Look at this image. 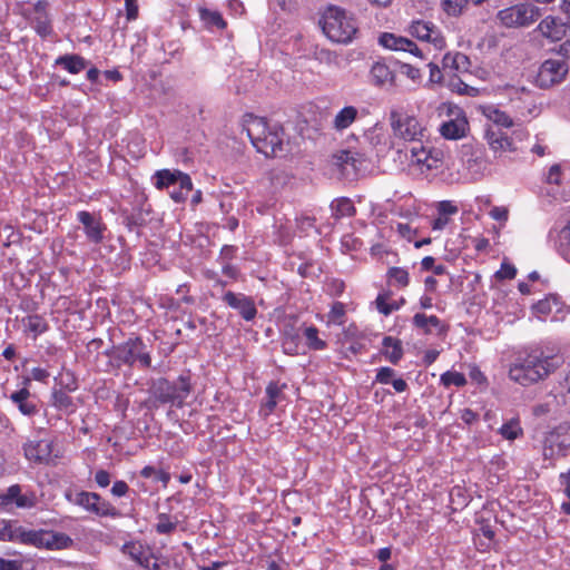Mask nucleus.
Listing matches in <instances>:
<instances>
[{
	"label": "nucleus",
	"mask_w": 570,
	"mask_h": 570,
	"mask_svg": "<svg viewBox=\"0 0 570 570\" xmlns=\"http://www.w3.org/2000/svg\"><path fill=\"white\" fill-rule=\"evenodd\" d=\"M561 364L562 358L560 356L533 352L519 357L510 366L509 376L512 381L527 386L544 380Z\"/></svg>",
	"instance_id": "nucleus-1"
},
{
	"label": "nucleus",
	"mask_w": 570,
	"mask_h": 570,
	"mask_svg": "<svg viewBox=\"0 0 570 570\" xmlns=\"http://www.w3.org/2000/svg\"><path fill=\"white\" fill-rule=\"evenodd\" d=\"M243 128L258 153L272 157L283 151V134L276 124L268 125L265 118L247 114Z\"/></svg>",
	"instance_id": "nucleus-2"
},
{
	"label": "nucleus",
	"mask_w": 570,
	"mask_h": 570,
	"mask_svg": "<svg viewBox=\"0 0 570 570\" xmlns=\"http://www.w3.org/2000/svg\"><path fill=\"white\" fill-rule=\"evenodd\" d=\"M324 35L333 42L348 43L357 32L355 18L340 7H328L320 21Z\"/></svg>",
	"instance_id": "nucleus-3"
},
{
	"label": "nucleus",
	"mask_w": 570,
	"mask_h": 570,
	"mask_svg": "<svg viewBox=\"0 0 570 570\" xmlns=\"http://www.w3.org/2000/svg\"><path fill=\"white\" fill-rule=\"evenodd\" d=\"M191 392V384L188 375H180L176 382L166 379H157L150 386L151 397L161 403H170L178 407L183 406Z\"/></svg>",
	"instance_id": "nucleus-4"
},
{
	"label": "nucleus",
	"mask_w": 570,
	"mask_h": 570,
	"mask_svg": "<svg viewBox=\"0 0 570 570\" xmlns=\"http://www.w3.org/2000/svg\"><path fill=\"white\" fill-rule=\"evenodd\" d=\"M439 115L444 117L439 131L448 140H459L466 136L469 121L462 108L452 104H442L439 107Z\"/></svg>",
	"instance_id": "nucleus-5"
},
{
	"label": "nucleus",
	"mask_w": 570,
	"mask_h": 570,
	"mask_svg": "<svg viewBox=\"0 0 570 570\" xmlns=\"http://www.w3.org/2000/svg\"><path fill=\"white\" fill-rule=\"evenodd\" d=\"M390 124L394 136L405 141H420L425 132L421 121L406 112L391 111Z\"/></svg>",
	"instance_id": "nucleus-6"
},
{
	"label": "nucleus",
	"mask_w": 570,
	"mask_h": 570,
	"mask_svg": "<svg viewBox=\"0 0 570 570\" xmlns=\"http://www.w3.org/2000/svg\"><path fill=\"white\" fill-rule=\"evenodd\" d=\"M540 17V10L532 3H520L500 10L498 18L508 28L525 27Z\"/></svg>",
	"instance_id": "nucleus-7"
},
{
	"label": "nucleus",
	"mask_w": 570,
	"mask_h": 570,
	"mask_svg": "<svg viewBox=\"0 0 570 570\" xmlns=\"http://www.w3.org/2000/svg\"><path fill=\"white\" fill-rule=\"evenodd\" d=\"M114 358L130 366L136 362L144 367H149L151 364L150 355L146 352L144 342L138 337L115 347Z\"/></svg>",
	"instance_id": "nucleus-8"
},
{
	"label": "nucleus",
	"mask_w": 570,
	"mask_h": 570,
	"mask_svg": "<svg viewBox=\"0 0 570 570\" xmlns=\"http://www.w3.org/2000/svg\"><path fill=\"white\" fill-rule=\"evenodd\" d=\"M569 67L566 61L548 59L542 62L537 75V83L540 88H550L562 82L568 75Z\"/></svg>",
	"instance_id": "nucleus-9"
},
{
	"label": "nucleus",
	"mask_w": 570,
	"mask_h": 570,
	"mask_svg": "<svg viewBox=\"0 0 570 570\" xmlns=\"http://www.w3.org/2000/svg\"><path fill=\"white\" fill-rule=\"evenodd\" d=\"M21 542L30 543L36 547L46 548H62L70 539L63 534H56L51 531L43 530H23L19 528V535Z\"/></svg>",
	"instance_id": "nucleus-10"
},
{
	"label": "nucleus",
	"mask_w": 570,
	"mask_h": 570,
	"mask_svg": "<svg viewBox=\"0 0 570 570\" xmlns=\"http://www.w3.org/2000/svg\"><path fill=\"white\" fill-rule=\"evenodd\" d=\"M567 431V426L560 425L546 435L543 444V455L546 459H553L556 456L564 455V452L569 445Z\"/></svg>",
	"instance_id": "nucleus-11"
},
{
	"label": "nucleus",
	"mask_w": 570,
	"mask_h": 570,
	"mask_svg": "<svg viewBox=\"0 0 570 570\" xmlns=\"http://www.w3.org/2000/svg\"><path fill=\"white\" fill-rule=\"evenodd\" d=\"M484 138L494 157H501L503 154L512 153L517 149L513 140L501 128L487 126Z\"/></svg>",
	"instance_id": "nucleus-12"
},
{
	"label": "nucleus",
	"mask_w": 570,
	"mask_h": 570,
	"mask_svg": "<svg viewBox=\"0 0 570 570\" xmlns=\"http://www.w3.org/2000/svg\"><path fill=\"white\" fill-rule=\"evenodd\" d=\"M154 179L157 189L178 185L183 189L193 190V183L189 175L180 170L160 169L156 171Z\"/></svg>",
	"instance_id": "nucleus-13"
},
{
	"label": "nucleus",
	"mask_w": 570,
	"mask_h": 570,
	"mask_svg": "<svg viewBox=\"0 0 570 570\" xmlns=\"http://www.w3.org/2000/svg\"><path fill=\"white\" fill-rule=\"evenodd\" d=\"M410 33L423 42L432 43L435 49H442L445 45L441 32L426 21H414L410 26Z\"/></svg>",
	"instance_id": "nucleus-14"
},
{
	"label": "nucleus",
	"mask_w": 570,
	"mask_h": 570,
	"mask_svg": "<svg viewBox=\"0 0 570 570\" xmlns=\"http://www.w3.org/2000/svg\"><path fill=\"white\" fill-rule=\"evenodd\" d=\"M380 43L387 49L409 52L420 59H424V49L405 37H399L393 33H383L380 37Z\"/></svg>",
	"instance_id": "nucleus-15"
},
{
	"label": "nucleus",
	"mask_w": 570,
	"mask_h": 570,
	"mask_svg": "<svg viewBox=\"0 0 570 570\" xmlns=\"http://www.w3.org/2000/svg\"><path fill=\"white\" fill-rule=\"evenodd\" d=\"M223 301L229 307L238 311L245 321L254 320L257 314L254 301L242 293L226 292L223 296Z\"/></svg>",
	"instance_id": "nucleus-16"
},
{
	"label": "nucleus",
	"mask_w": 570,
	"mask_h": 570,
	"mask_svg": "<svg viewBox=\"0 0 570 570\" xmlns=\"http://www.w3.org/2000/svg\"><path fill=\"white\" fill-rule=\"evenodd\" d=\"M73 502L98 515H108L112 509L94 492H79L76 494Z\"/></svg>",
	"instance_id": "nucleus-17"
},
{
	"label": "nucleus",
	"mask_w": 570,
	"mask_h": 570,
	"mask_svg": "<svg viewBox=\"0 0 570 570\" xmlns=\"http://www.w3.org/2000/svg\"><path fill=\"white\" fill-rule=\"evenodd\" d=\"M538 30L544 38L551 41H559L567 35L568 27L562 19L548 16L541 20Z\"/></svg>",
	"instance_id": "nucleus-18"
},
{
	"label": "nucleus",
	"mask_w": 570,
	"mask_h": 570,
	"mask_svg": "<svg viewBox=\"0 0 570 570\" xmlns=\"http://www.w3.org/2000/svg\"><path fill=\"white\" fill-rule=\"evenodd\" d=\"M77 217L78 220L83 225L87 238L95 244L100 243L104 238L105 229V226L100 219L96 218L88 212H79Z\"/></svg>",
	"instance_id": "nucleus-19"
},
{
	"label": "nucleus",
	"mask_w": 570,
	"mask_h": 570,
	"mask_svg": "<svg viewBox=\"0 0 570 570\" xmlns=\"http://www.w3.org/2000/svg\"><path fill=\"white\" fill-rule=\"evenodd\" d=\"M371 81L380 88H390L394 86L395 75L384 62H375L370 71Z\"/></svg>",
	"instance_id": "nucleus-20"
},
{
	"label": "nucleus",
	"mask_w": 570,
	"mask_h": 570,
	"mask_svg": "<svg viewBox=\"0 0 570 570\" xmlns=\"http://www.w3.org/2000/svg\"><path fill=\"white\" fill-rule=\"evenodd\" d=\"M26 458L33 462L48 461L51 454V443L47 440L29 442L24 445Z\"/></svg>",
	"instance_id": "nucleus-21"
},
{
	"label": "nucleus",
	"mask_w": 570,
	"mask_h": 570,
	"mask_svg": "<svg viewBox=\"0 0 570 570\" xmlns=\"http://www.w3.org/2000/svg\"><path fill=\"white\" fill-rule=\"evenodd\" d=\"M361 157H363V155H360L358 153L341 150L332 156V164L343 174H350L348 167L356 170L357 164L362 163Z\"/></svg>",
	"instance_id": "nucleus-22"
},
{
	"label": "nucleus",
	"mask_w": 570,
	"mask_h": 570,
	"mask_svg": "<svg viewBox=\"0 0 570 570\" xmlns=\"http://www.w3.org/2000/svg\"><path fill=\"white\" fill-rule=\"evenodd\" d=\"M469 58L461 53H446L442 59V70L449 76H455L456 72L468 70Z\"/></svg>",
	"instance_id": "nucleus-23"
},
{
	"label": "nucleus",
	"mask_w": 570,
	"mask_h": 570,
	"mask_svg": "<svg viewBox=\"0 0 570 570\" xmlns=\"http://www.w3.org/2000/svg\"><path fill=\"white\" fill-rule=\"evenodd\" d=\"M413 324L425 334H431L432 328L436 330L439 335L445 334L448 331V327L435 315L426 316L425 314L416 313L413 316Z\"/></svg>",
	"instance_id": "nucleus-24"
},
{
	"label": "nucleus",
	"mask_w": 570,
	"mask_h": 570,
	"mask_svg": "<svg viewBox=\"0 0 570 570\" xmlns=\"http://www.w3.org/2000/svg\"><path fill=\"white\" fill-rule=\"evenodd\" d=\"M121 551L129 556L131 560L137 562L139 566L149 567V553L140 542H128L121 548Z\"/></svg>",
	"instance_id": "nucleus-25"
},
{
	"label": "nucleus",
	"mask_w": 570,
	"mask_h": 570,
	"mask_svg": "<svg viewBox=\"0 0 570 570\" xmlns=\"http://www.w3.org/2000/svg\"><path fill=\"white\" fill-rule=\"evenodd\" d=\"M533 313L542 318L552 313H558L561 311L560 302L556 295H549L546 298L539 301L532 307Z\"/></svg>",
	"instance_id": "nucleus-26"
},
{
	"label": "nucleus",
	"mask_w": 570,
	"mask_h": 570,
	"mask_svg": "<svg viewBox=\"0 0 570 570\" xmlns=\"http://www.w3.org/2000/svg\"><path fill=\"white\" fill-rule=\"evenodd\" d=\"M358 110L354 106H346L341 109L333 120V127L336 130H343L350 127L357 118Z\"/></svg>",
	"instance_id": "nucleus-27"
},
{
	"label": "nucleus",
	"mask_w": 570,
	"mask_h": 570,
	"mask_svg": "<svg viewBox=\"0 0 570 570\" xmlns=\"http://www.w3.org/2000/svg\"><path fill=\"white\" fill-rule=\"evenodd\" d=\"M30 396V392L28 389L23 387L10 395V399L13 403H16L20 410V412L24 415H33L37 412V407L33 403L29 402L28 399Z\"/></svg>",
	"instance_id": "nucleus-28"
},
{
	"label": "nucleus",
	"mask_w": 570,
	"mask_h": 570,
	"mask_svg": "<svg viewBox=\"0 0 570 570\" xmlns=\"http://www.w3.org/2000/svg\"><path fill=\"white\" fill-rule=\"evenodd\" d=\"M56 63L62 66L70 73H79L87 66V61L78 55L61 56Z\"/></svg>",
	"instance_id": "nucleus-29"
},
{
	"label": "nucleus",
	"mask_w": 570,
	"mask_h": 570,
	"mask_svg": "<svg viewBox=\"0 0 570 570\" xmlns=\"http://www.w3.org/2000/svg\"><path fill=\"white\" fill-rule=\"evenodd\" d=\"M484 115L489 121L492 124L490 126H494L497 128H509L513 125L512 119L503 111L489 107L484 110Z\"/></svg>",
	"instance_id": "nucleus-30"
},
{
	"label": "nucleus",
	"mask_w": 570,
	"mask_h": 570,
	"mask_svg": "<svg viewBox=\"0 0 570 570\" xmlns=\"http://www.w3.org/2000/svg\"><path fill=\"white\" fill-rule=\"evenodd\" d=\"M383 346L387 360L391 363L396 364L403 354L401 342L391 336H386L383 338Z\"/></svg>",
	"instance_id": "nucleus-31"
},
{
	"label": "nucleus",
	"mask_w": 570,
	"mask_h": 570,
	"mask_svg": "<svg viewBox=\"0 0 570 570\" xmlns=\"http://www.w3.org/2000/svg\"><path fill=\"white\" fill-rule=\"evenodd\" d=\"M200 19L207 26H215L219 29H224L226 27V22L224 21L222 14L218 11H210L206 8H199Z\"/></svg>",
	"instance_id": "nucleus-32"
},
{
	"label": "nucleus",
	"mask_w": 570,
	"mask_h": 570,
	"mask_svg": "<svg viewBox=\"0 0 570 570\" xmlns=\"http://www.w3.org/2000/svg\"><path fill=\"white\" fill-rule=\"evenodd\" d=\"M441 8L449 17H459L466 9L464 0H441Z\"/></svg>",
	"instance_id": "nucleus-33"
},
{
	"label": "nucleus",
	"mask_w": 570,
	"mask_h": 570,
	"mask_svg": "<svg viewBox=\"0 0 570 570\" xmlns=\"http://www.w3.org/2000/svg\"><path fill=\"white\" fill-rule=\"evenodd\" d=\"M500 434L507 440H515L519 435L522 434V429L519 424V421L512 419L508 423L503 424L500 429Z\"/></svg>",
	"instance_id": "nucleus-34"
},
{
	"label": "nucleus",
	"mask_w": 570,
	"mask_h": 570,
	"mask_svg": "<svg viewBox=\"0 0 570 570\" xmlns=\"http://www.w3.org/2000/svg\"><path fill=\"white\" fill-rule=\"evenodd\" d=\"M304 335L307 341V345L312 350H323L325 347V342L318 337V330L314 326L306 327L304 331Z\"/></svg>",
	"instance_id": "nucleus-35"
},
{
	"label": "nucleus",
	"mask_w": 570,
	"mask_h": 570,
	"mask_svg": "<svg viewBox=\"0 0 570 570\" xmlns=\"http://www.w3.org/2000/svg\"><path fill=\"white\" fill-rule=\"evenodd\" d=\"M336 216H352L355 213L353 203L348 198H340L332 204Z\"/></svg>",
	"instance_id": "nucleus-36"
},
{
	"label": "nucleus",
	"mask_w": 570,
	"mask_h": 570,
	"mask_svg": "<svg viewBox=\"0 0 570 570\" xmlns=\"http://www.w3.org/2000/svg\"><path fill=\"white\" fill-rule=\"evenodd\" d=\"M558 244L562 255L570 261V224L560 230Z\"/></svg>",
	"instance_id": "nucleus-37"
},
{
	"label": "nucleus",
	"mask_w": 570,
	"mask_h": 570,
	"mask_svg": "<svg viewBox=\"0 0 570 570\" xmlns=\"http://www.w3.org/2000/svg\"><path fill=\"white\" fill-rule=\"evenodd\" d=\"M441 382L444 386H463L466 380L462 373L448 371L441 375Z\"/></svg>",
	"instance_id": "nucleus-38"
},
{
	"label": "nucleus",
	"mask_w": 570,
	"mask_h": 570,
	"mask_svg": "<svg viewBox=\"0 0 570 570\" xmlns=\"http://www.w3.org/2000/svg\"><path fill=\"white\" fill-rule=\"evenodd\" d=\"M314 57L317 61H320L321 63H324L326 66H336L337 65L336 53L328 49H325V48L318 49L317 48L314 51Z\"/></svg>",
	"instance_id": "nucleus-39"
},
{
	"label": "nucleus",
	"mask_w": 570,
	"mask_h": 570,
	"mask_svg": "<svg viewBox=\"0 0 570 570\" xmlns=\"http://www.w3.org/2000/svg\"><path fill=\"white\" fill-rule=\"evenodd\" d=\"M364 138L373 148L385 144V137L381 128L371 129L365 134Z\"/></svg>",
	"instance_id": "nucleus-40"
},
{
	"label": "nucleus",
	"mask_w": 570,
	"mask_h": 570,
	"mask_svg": "<svg viewBox=\"0 0 570 570\" xmlns=\"http://www.w3.org/2000/svg\"><path fill=\"white\" fill-rule=\"evenodd\" d=\"M27 327L37 335L46 332L47 324L40 316L33 315L27 318Z\"/></svg>",
	"instance_id": "nucleus-41"
},
{
	"label": "nucleus",
	"mask_w": 570,
	"mask_h": 570,
	"mask_svg": "<svg viewBox=\"0 0 570 570\" xmlns=\"http://www.w3.org/2000/svg\"><path fill=\"white\" fill-rule=\"evenodd\" d=\"M389 276L400 286H406L409 284V273L403 268L392 267L389 271Z\"/></svg>",
	"instance_id": "nucleus-42"
},
{
	"label": "nucleus",
	"mask_w": 570,
	"mask_h": 570,
	"mask_svg": "<svg viewBox=\"0 0 570 570\" xmlns=\"http://www.w3.org/2000/svg\"><path fill=\"white\" fill-rule=\"evenodd\" d=\"M52 404L58 409H68L72 401L66 392L59 390L52 393Z\"/></svg>",
	"instance_id": "nucleus-43"
},
{
	"label": "nucleus",
	"mask_w": 570,
	"mask_h": 570,
	"mask_svg": "<svg viewBox=\"0 0 570 570\" xmlns=\"http://www.w3.org/2000/svg\"><path fill=\"white\" fill-rule=\"evenodd\" d=\"M431 150L432 149H428L424 146H421L420 148L413 147L411 149L412 163H414L417 166H421V168H423V165L429 156V153H431Z\"/></svg>",
	"instance_id": "nucleus-44"
},
{
	"label": "nucleus",
	"mask_w": 570,
	"mask_h": 570,
	"mask_svg": "<svg viewBox=\"0 0 570 570\" xmlns=\"http://www.w3.org/2000/svg\"><path fill=\"white\" fill-rule=\"evenodd\" d=\"M19 535V528L13 529L12 525L2 520L0 521V539L1 540H14Z\"/></svg>",
	"instance_id": "nucleus-45"
},
{
	"label": "nucleus",
	"mask_w": 570,
	"mask_h": 570,
	"mask_svg": "<svg viewBox=\"0 0 570 570\" xmlns=\"http://www.w3.org/2000/svg\"><path fill=\"white\" fill-rule=\"evenodd\" d=\"M19 485L14 484L8 488L6 492L0 491V507L7 508L13 503V498L18 495Z\"/></svg>",
	"instance_id": "nucleus-46"
},
{
	"label": "nucleus",
	"mask_w": 570,
	"mask_h": 570,
	"mask_svg": "<svg viewBox=\"0 0 570 570\" xmlns=\"http://www.w3.org/2000/svg\"><path fill=\"white\" fill-rule=\"evenodd\" d=\"M443 153L439 149H432L423 165L426 169H436L442 163Z\"/></svg>",
	"instance_id": "nucleus-47"
},
{
	"label": "nucleus",
	"mask_w": 570,
	"mask_h": 570,
	"mask_svg": "<svg viewBox=\"0 0 570 570\" xmlns=\"http://www.w3.org/2000/svg\"><path fill=\"white\" fill-rule=\"evenodd\" d=\"M176 528V523L171 522L169 518L165 514L159 515V521L156 525V530L158 533H170Z\"/></svg>",
	"instance_id": "nucleus-48"
},
{
	"label": "nucleus",
	"mask_w": 570,
	"mask_h": 570,
	"mask_svg": "<svg viewBox=\"0 0 570 570\" xmlns=\"http://www.w3.org/2000/svg\"><path fill=\"white\" fill-rule=\"evenodd\" d=\"M13 502L18 508H32L36 504V498L21 494V488L19 487L18 495L13 498Z\"/></svg>",
	"instance_id": "nucleus-49"
},
{
	"label": "nucleus",
	"mask_w": 570,
	"mask_h": 570,
	"mask_svg": "<svg viewBox=\"0 0 570 570\" xmlns=\"http://www.w3.org/2000/svg\"><path fill=\"white\" fill-rule=\"evenodd\" d=\"M517 274V269L513 265L503 263L501 268L495 273V277L499 279H512Z\"/></svg>",
	"instance_id": "nucleus-50"
},
{
	"label": "nucleus",
	"mask_w": 570,
	"mask_h": 570,
	"mask_svg": "<svg viewBox=\"0 0 570 570\" xmlns=\"http://www.w3.org/2000/svg\"><path fill=\"white\" fill-rule=\"evenodd\" d=\"M439 215H454L458 213V207L453 205L450 200L440 202L438 205Z\"/></svg>",
	"instance_id": "nucleus-51"
},
{
	"label": "nucleus",
	"mask_w": 570,
	"mask_h": 570,
	"mask_svg": "<svg viewBox=\"0 0 570 570\" xmlns=\"http://www.w3.org/2000/svg\"><path fill=\"white\" fill-rule=\"evenodd\" d=\"M561 480H562V483L564 484V492L567 494V497L569 498V502H563L562 503V510L567 513V514H570V471L567 473V474H561Z\"/></svg>",
	"instance_id": "nucleus-52"
},
{
	"label": "nucleus",
	"mask_w": 570,
	"mask_h": 570,
	"mask_svg": "<svg viewBox=\"0 0 570 570\" xmlns=\"http://www.w3.org/2000/svg\"><path fill=\"white\" fill-rule=\"evenodd\" d=\"M283 351L286 354L293 355L297 353V342L293 337L284 336L282 342Z\"/></svg>",
	"instance_id": "nucleus-53"
},
{
	"label": "nucleus",
	"mask_w": 570,
	"mask_h": 570,
	"mask_svg": "<svg viewBox=\"0 0 570 570\" xmlns=\"http://www.w3.org/2000/svg\"><path fill=\"white\" fill-rule=\"evenodd\" d=\"M560 177H561V169L559 165H553L550 167L548 175H547V181L549 184H560Z\"/></svg>",
	"instance_id": "nucleus-54"
},
{
	"label": "nucleus",
	"mask_w": 570,
	"mask_h": 570,
	"mask_svg": "<svg viewBox=\"0 0 570 570\" xmlns=\"http://www.w3.org/2000/svg\"><path fill=\"white\" fill-rule=\"evenodd\" d=\"M509 210L505 207H493L490 210V216L494 220L505 222L508 219Z\"/></svg>",
	"instance_id": "nucleus-55"
},
{
	"label": "nucleus",
	"mask_w": 570,
	"mask_h": 570,
	"mask_svg": "<svg viewBox=\"0 0 570 570\" xmlns=\"http://www.w3.org/2000/svg\"><path fill=\"white\" fill-rule=\"evenodd\" d=\"M394 375V371L390 367H382L379 370L376 374V381L382 384H387L392 376Z\"/></svg>",
	"instance_id": "nucleus-56"
},
{
	"label": "nucleus",
	"mask_w": 570,
	"mask_h": 570,
	"mask_svg": "<svg viewBox=\"0 0 570 570\" xmlns=\"http://www.w3.org/2000/svg\"><path fill=\"white\" fill-rule=\"evenodd\" d=\"M376 306L377 309L384 315H389L393 309L397 308V306L387 304L382 296L376 298Z\"/></svg>",
	"instance_id": "nucleus-57"
},
{
	"label": "nucleus",
	"mask_w": 570,
	"mask_h": 570,
	"mask_svg": "<svg viewBox=\"0 0 570 570\" xmlns=\"http://www.w3.org/2000/svg\"><path fill=\"white\" fill-rule=\"evenodd\" d=\"M95 480L99 487L106 488L110 483V475L107 471L99 470L95 475Z\"/></svg>",
	"instance_id": "nucleus-58"
},
{
	"label": "nucleus",
	"mask_w": 570,
	"mask_h": 570,
	"mask_svg": "<svg viewBox=\"0 0 570 570\" xmlns=\"http://www.w3.org/2000/svg\"><path fill=\"white\" fill-rule=\"evenodd\" d=\"M128 489L125 481H116L111 488V493L116 497H124L128 492Z\"/></svg>",
	"instance_id": "nucleus-59"
},
{
	"label": "nucleus",
	"mask_w": 570,
	"mask_h": 570,
	"mask_svg": "<svg viewBox=\"0 0 570 570\" xmlns=\"http://www.w3.org/2000/svg\"><path fill=\"white\" fill-rule=\"evenodd\" d=\"M282 394V387L278 386L277 383H269L266 387V396L273 397L275 401L278 402V399Z\"/></svg>",
	"instance_id": "nucleus-60"
},
{
	"label": "nucleus",
	"mask_w": 570,
	"mask_h": 570,
	"mask_svg": "<svg viewBox=\"0 0 570 570\" xmlns=\"http://www.w3.org/2000/svg\"><path fill=\"white\" fill-rule=\"evenodd\" d=\"M428 66L430 68V80L432 82H441L443 76L439 66L432 62H430Z\"/></svg>",
	"instance_id": "nucleus-61"
},
{
	"label": "nucleus",
	"mask_w": 570,
	"mask_h": 570,
	"mask_svg": "<svg viewBox=\"0 0 570 570\" xmlns=\"http://www.w3.org/2000/svg\"><path fill=\"white\" fill-rule=\"evenodd\" d=\"M191 190H187V189H183L179 187V190H173L170 191V198L175 202V203H183L186 200L188 194L190 193Z\"/></svg>",
	"instance_id": "nucleus-62"
},
{
	"label": "nucleus",
	"mask_w": 570,
	"mask_h": 570,
	"mask_svg": "<svg viewBox=\"0 0 570 570\" xmlns=\"http://www.w3.org/2000/svg\"><path fill=\"white\" fill-rule=\"evenodd\" d=\"M277 404V401H275L273 397L271 396H266V401L263 403L262 405V412L265 416L269 415L275 406Z\"/></svg>",
	"instance_id": "nucleus-63"
},
{
	"label": "nucleus",
	"mask_w": 570,
	"mask_h": 570,
	"mask_svg": "<svg viewBox=\"0 0 570 570\" xmlns=\"http://www.w3.org/2000/svg\"><path fill=\"white\" fill-rule=\"evenodd\" d=\"M557 53L562 56L563 58L570 59V40H566L562 42L558 49Z\"/></svg>",
	"instance_id": "nucleus-64"
}]
</instances>
